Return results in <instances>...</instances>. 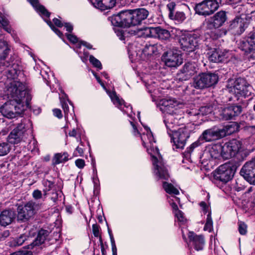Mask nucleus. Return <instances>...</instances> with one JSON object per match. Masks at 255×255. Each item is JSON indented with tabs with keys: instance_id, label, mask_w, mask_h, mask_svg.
Segmentation results:
<instances>
[{
	"instance_id": "f257e3e1",
	"label": "nucleus",
	"mask_w": 255,
	"mask_h": 255,
	"mask_svg": "<svg viewBox=\"0 0 255 255\" xmlns=\"http://www.w3.org/2000/svg\"><path fill=\"white\" fill-rule=\"evenodd\" d=\"M7 95L11 98L0 108L2 115L8 119L22 115L24 111V103L27 108L32 99L24 84L19 81H13L7 88Z\"/></svg>"
},
{
	"instance_id": "f03ea898",
	"label": "nucleus",
	"mask_w": 255,
	"mask_h": 255,
	"mask_svg": "<svg viewBox=\"0 0 255 255\" xmlns=\"http://www.w3.org/2000/svg\"><path fill=\"white\" fill-rule=\"evenodd\" d=\"M149 11L144 8L123 10L109 17L113 25L120 27H129L141 24L147 18Z\"/></svg>"
},
{
	"instance_id": "7ed1b4c3",
	"label": "nucleus",
	"mask_w": 255,
	"mask_h": 255,
	"mask_svg": "<svg viewBox=\"0 0 255 255\" xmlns=\"http://www.w3.org/2000/svg\"><path fill=\"white\" fill-rule=\"evenodd\" d=\"M181 48L187 53L189 57L197 59L199 54L195 51L198 49L200 35L195 32L187 33L181 35L178 39Z\"/></svg>"
},
{
	"instance_id": "20e7f679",
	"label": "nucleus",
	"mask_w": 255,
	"mask_h": 255,
	"mask_svg": "<svg viewBox=\"0 0 255 255\" xmlns=\"http://www.w3.org/2000/svg\"><path fill=\"white\" fill-rule=\"evenodd\" d=\"M240 162L239 160L234 158L220 165L213 173L214 179L223 183H227L234 177L237 168L241 165Z\"/></svg>"
},
{
	"instance_id": "39448f33",
	"label": "nucleus",
	"mask_w": 255,
	"mask_h": 255,
	"mask_svg": "<svg viewBox=\"0 0 255 255\" xmlns=\"http://www.w3.org/2000/svg\"><path fill=\"white\" fill-rule=\"evenodd\" d=\"M41 204L33 201H29L23 205H19L17 208V220L23 223L29 221L40 209Z\"/></svg>"
},
{
	"instance_id": "423d86ee",
	"label": "nucleus",
	"mask_w": 255,
	"mask_h": 255,
	"mask_svg": "<svg viewBox=\"0 0 255 255\" xmlns=\"http://www.w3.org/2000/svg\"><path fill=\"white\" fill-rule=\"evenodd\" d=\"M191 130L188 126H184L178 128L173 132H169V136L171 138V142L173 143V150L183 149L187 140L190 135Z\"/></svg>"
},
{
	"instance_id": "0eeeda50",
	"label": "nucleus",
	"mask_w": 255,
	"mask_h": 255,
	"mask_svg": "<svg viewBox=\"0 0 255 255\" xmlns=\"http://www.w3.org/2000/svg\"><path fill=\"white\" fill-rule=\"evenodd\" d=\"M218 80L219 76L215 73H201L194 78L193 86L196 89H204L214 86Z\"/></svg>"
},
{
	"instance_id": "6e6552de",
	"label": "nucleus",
	"mask_w": 255,
	"mask_h": 255,
	"mask_svg": "<svg viewBox=\"0 0 255 255\" xmlns=\"http://www.w3.org/2000/svg\"><path fill=\"white\" fill-rule=\"evenodd\" d=\"M143 30L146 37L157 38L164 42H170L173 39L169 31L161 26L146 27Z\"/></svg>"
},
{
	"instance_id": "1a4fd4ad",
	"label": "nucleus",
	"mask_w": 255,
	"mask_h": 255,
	"mask_svg": "<svg viewBox=\"0 0 255 255\" xmlns=\"http://www.w3.org/2000/svg\"><path fill=\"white\" fill-rule=\"evenodd\" d=\"M221 0H204L196 3L194 10L196 13L203 16L213 14L219 7Z\"/></svg>"
},
{
	"instance_id": "9d476101",
	"label": "nucleus",
	"mask_w": 255,
	"mask_h": 255,
	"mask_svg": "<svg viewBox=\"0 0 255 255\" xmlns=\"http://www.w3.org/2000/svg\"><path fill=\"white\" fill-rule=\"evenodd\" d=\"M162 60L166 66L169 67H177L183 63V58L180 51L177 49H172L164 52Z\"/></svg>"
},
{
	"instance_id": "9b49d317",
	"label": "nucleus",
	"mask_w": 255,
	"mask_h": 255,
	"mask_svg": "<svg viewBox=\"0 0 255 255\" xmlns=\"http://www.w3.org/2000/svg\"><path fill=\"white\" fill-rule=\"evenodd\" d=\"M233 88L235 94L238 97L245 98L251 95L252 87L248 83L245 78L239 77L234 81Z\"/></svg>"
},
{
	"instance_id": "f8f14e48",
	"label": "nucleus",
	"mask_w": 255,
	"mask_h": 255,
	"mask_svg": "<svg viewBox=\"0 0 255 255\" xmlns=\"http://www.w3.org/2000/svg\"><path fill=\"white\" fill-rule=\"evenodd\" d=\"M225 137V133L220 128L214 126L203 131L199 136V139L204 143L221 139Z\"/></svg>"
},
{
	"instance_id": "ddd939ff",
	"label": "nucleus",
	"mask_w": 255,
	"mask_h": 255,
	"mask_svg": "<svg viewBox=\"0 0 255 255\" xmlns=\"http://www.w3.org/2000/svg\"><path fill=\"white\" fill-rule=\"evenodd\" d=\"M242 146V141L236 138L226 142L223 145V158L229 159L237 154Z\"/></svg>"
},
{
	"instance_id": "4468645a",
	"label": "nucleus",
	"mask_w": 255,
	"mask_h": 255,
	"mask_svg": "<svg viewBox=\"0 0 255 255\" xmlns=\"http://www.w3.org/2000/svg\"><path fill=\"white\" fill-rule=\"evenodd\" d=\"M208 60L214 63L226 62L231 56V51L220 48H213L207 52Z\"/></svg>"
},
{
	"instance_id": "2eb2a0df",
	"label": "nucleus",
	"mask_w": 255,
	"mask_h": 255,
	"mask_svg": "<svg viewBox=\"0 0 255 255\" xmlns=\"http://www.w3.org/2000/svg\"><path fill=\"white\" fill-rule=\"evenodd\" d=\"M236 16L229 25V29L235 35H241L249 25L247 21L249 16Z\"/></svg>"
},
{
	"instance_id": "dca6fc26",
	"label": "nucleus",
	"mask_w": 255,
	"mask_h": 255,
	"mask_svg": "<svg viewBox=\"0 0 255 255\" xmlns=\"http://www.w3.org/2000/svg\"><path fill=\"white\" fill-rule=\"evenodd\" d=\"M198 70L196 63L186 62L177 73V76L181 81H186L197 72Z\"/></svg>"
},
{
	"instance_id": "f3484780",
	"label": "nucleus",
	"mask_w": 255,
	"mask_h": 255,
	"mask_svg": "<svg viewBox=\"0 0 255 255\" xmlns=\"http://www.w3.org/2000/svg\"><path fill=\"white\" fill-rule=\"evenodd\" d=\"M255 158L243 166L240 171V174L244 179L251 184H255Z\"/></svg>"
},
{
	"instance_id": "a211bd4d",
	"label": "nucleus",
	"mask_w": 255,
	"mask_h": 255,
	"mask_svg": "<svg viewBox=\"0 0 255 255\" xmlns=\"http://www.w3.org/2000/svg\"><path fill=\"white\" fill-rule=\"evenodd\" d=\"M151 160L154 166V173L159 179L168 180L169 174L168 170L164 166L162 161L158 160L154 155H151Z\"/></svg>"
},
{
	"instance_id": "6ab92c4d",
	"label": "nucleus",
	"mask_w": 255,
	"mask_h": 255,
	"mask_svg": "<svg viewBox=\"0 0 255 255\" xmlns=\"http://www.w3.org/2000/svg\"><path fill=\"white\" fill-rule=\"evenodd\" d=\"M255 32L252 31L245 37L240 43V48L246 55L252 52L254 53L255 50Z\"/></svg>"
},
{
	"instance_id": "aec40b11",
	"label": "nucleus",
	"mask_w": 255,
	"mask_h": 255,
	"mask_svg": "<svg viewBox=\"0 0 255 255\" xmlns=\"http://www.w3.org/2000/svg\"><path fill=\"white\" fill-rule=\"evenodd\" d=\"M242 110L241 106L232 105L224 108L222 111L221 116L224 120H230L239 116Z\"/></svg>"
},
{
	"instance_id": "412c9836",
	"label": "nucleus",
	"mask_w": 255,
	"mask_h": 255,
	"mask_svg": "<svg viewBox=\"0 0 255 255\" xmlns=\"http://www.w3.org/2000/svg\"><path fill=\"white\" fill-rule=\"evenodd\" d=\"M37 229L36 228H30L24 233L15 238L12 241V245L14 247H18L21 246L25 242L28 243V242L31 241L35 237Z\"/></svg>"
},
{
	"instance_id": "4be33fe9",
	"label": "nucleus",
	"mask_w": 255,
	"mask_h": 255,
	"mask_svg": "<svg viewBox=\"0 0 255 255\" xmlns=\"http://www.w3.org/2000/svg\"><path fill=\"white\" fill-rule=\"evenodd\" d=\"M227 20L226 13L225 11H220L216 13L210 21L207 22V28L212 29L213 27L219 28L222 26Z\"/></svg>"
},
{
	"instance_id": "5701e85b",
	"label": "nucleus",
	"mask_w": 255,
	"mask_h": 255,
	"mask_svg": "<svg viewBox=\"0 0 255 255\" xmlns=\"http://www.w3.org/2000/svg\"><path fill=\"white\" fill-rule=\"evenodd\" d=\"M163 122L168 135L169 132H173L177 130L176 128L179 125V119L173 113L167 112L164 116Z\"/></svg>"
},
{
	"instance_id": "b1692460",
	"label": "nucleus",
	"mask_w": 255,
	"mask_h": 255,
	"mask_svg": "<svg viewBox=\"0 0 255 255\" xmlns=\"http://www.w3.org/2000/svg\"><path fill=\"white\" fill-rule=\"evenodd\" d=\"M49 232L47 230L41 229L38 231L37 230V237L34 240H31L32 242L30 244L27 245L26 248L28 249H33L34 247H38L43 244L48 237Z\"/></svg>"
},
{
	"instance_id": "393cba45",
	"label": "nucleus",
	"mask_w": 255,
	"mask_h": 255,
	"mask_svg": "<svg viewBox=\"0 0 255 255\" xmlns=\"http://www.w3.org/2000/svg\"><path fill=\"white\" fill-rule=\"evenodd\" d=\"M16 213L11 209H6L0 214V225L6 227L11 224L15 219Z\"/></svg>"
},
{
	"instance_id": "a878e982",
	"label": "nucleus",
	"mask_w": 255,
	"mask_h": 255,
	"mask_svg": "<svg viewBox=\"0 0 255 255\" xmlns=\"http://www.w3.org/2000/svg\"><path fill=\"white\" fill-rule=\"evenodd\" d=\"M188 238L190 242L194 245L196 250L198 251L203 249L205 245L204 236L197 235L193 232H190L188 234Z\"/></svg>"
},
{
	"instance_id": "bb28decb",
	"label": "nucleus",
	"mask_w": 255,
	"mask_h": 255,
	"mask_svg": "<svg viewBox=\"0 0 255 255\" xmlns=\"http://www.w3.org/2000/svg\"><path fill=\"white\" fill-rule=\"evenodd\" d=\"M205 154L210 155L212 159H218L220 157L223 158V146L221 144H215L209 147L205 151Z\"/></svg>"
},
{
	"instance_id": "cd10ccee",
	"label": "nucleus",
	"mask_w": 255,
	"mask_h": 255,
	"mask_svg": "<svg viewBox=\"0 0 255 255\" xmlns=\"http://www.w3.org/2000/svg\"><path fill=\"white\" fill-rule=\"evenodd\" d=\"M10 52V46L8 42L0 38V61H4Z\"/></svg>"
},
{
	"instance_id": "c85d7f7f",
	"label": "nucleus",
	"mask_w": 255,
	"mask_h": 255,
	"mask_svg": "<svg viewBox=\"0 0 255 255\" xmlns=\"http://www.w3.org/2000/svg\"><path fill=\"white\" fill-rule=\"evenodd\" d=\"M159 46L158 44H151L150 42H147L142 48V53L147 56L156 55L158 53V48Z\"/></svg>"
},
{
	"instance_id": "c756f323",
	"label": "nucleus",
	"mask_w": 255,
	"mask_h": 255,
	"mask_svg": "<svg viewBox=\"0 0 255 255\" xmlns=\"http://www.w3.org/2000/svg\"><path fill=\"white\" fill-rule=\"evenodd\" d=\"M12 57H10V61H3V62L0 61V66H5L8 68L7 72L10 75V76L14 77L15 75H17V72L18 70V65L17 63L13 62V61L11 60Z\"/></svg>"
},
{
	"instance_id": "7c9ffc66",
	"label": "nucleus",
	"mask_w": 255,
	"mask_h": 255,
	"mask_svg": "<svg viewBox=\"0 0 255 255\" xmlns=\"http://www.w3.org/2000/svg\"><path fill=\"white\" fill-rule=\"evenodd\" d=\"M117 0H99L97 1L95 6L101 10L113 8L116 3Z\"/></svg>"
},
{
	"instance_id": "2f4dec72",
	"label": "nucleus",
	"mask_w": 255,
	"mask_h": 255,
	"mask_svg": "<svg viewBox=\"0 0 255 255\" xmlns=\"http://www.w3.org/2000/svg\"><path fill=\"white\" fill-rule=\"evenodd\" d=\"M23 135L21 132L13 129L7 137V141L11 144H17L21 141Z\"/></svg>"
},
{
	"instance_id": "473e14b6",
	"label": "nucleus",
	"mask_w": 255,
	"mask_h": 255,
	"mask_svg": "<svg viewBox=\"0 0 255 255\" xmlns=\"http://www.w3.org/2000/svg\"><path fill=\"white\" fill-rule=\"evenodd\" d=\"M68 156L69 155L66 152L55 154L52 160V165L55 166L67 161L69 160Z\"/></svg>"
},
{
	"instance_id": "72a5a7b5",
	"label": "nucleus",
	"mask_w": 255,
	"mask_h": 255,
	"mask_svg": "<svg viewBox=\"0 0 255 255\" xmlns=\"http://www.w3.org/2000/svg\"><path fill=\"white\" fill-rule=\"evenodd\" d=\"M239 128L238 125L235 123H229L220 128L224 131L225 136L236 132Z\"/></svg>"
},
{
	"instance_id": "f704fd0d",
	"label": "nucleus",
	"mask_w": 255,
	"mask_h": 255,
	"mask_svg": "<svg viewBox=\"0 0 255 255\" xmlns=\"http://www.w3.org/2000/svg\"><path fill=\"white\" fill-rule=\"evenodd\" d=\"M110 97L115 105H117L119 108H121L122 105H124L128 109L132 110V107L130 105H127V103L123 100H121L117 96L116 92H113L110 95Z\"/></svg>"
},
{
	"instance_id": "c9c22d12",
	"label": "nucleus",
	"mask_w": 255,
	"mask_h": 255,
	"mask_svg": "<svg viewBox=\"0 0 255 255\" xmlns=\"http://www.w3.org/2000/svg\"><path fill=\"white\" fill-rule=\"evenodd\" d=\"M163 188L166 193L169 194L178 195L179 192L171 183L166 181L163 182Z\"/></svg>"
},
{
	"instance_id": "e433bc0d",
	"label": "nucleus",
	"mask_w": 255,
	"mask_h": 255,
	"mask_svg": "<svg viewBox=\"0 0 255 255\" xmlns=\"http://www.w3.org/2000/svg\"><path fill=\"white\" fill-rule=\"evenodd\" d=\"M169 18L181 23L186 19V16L184 12L177 11L173 14L171 13Z\"/></svg>"
},
{
	"instance_id": "4c0bfd02",
	"label": "nucleus",
	"mask_w": 255,
	"mask_h": 255,
	"mask_svg": "<svg viewBox=\"0 0 255 255\" xmlns=\"http://www.w3.org/2000/svg\"><path fill=\"white\" fill-rule=\"evenodd\" d=\"M203 142L200 140L199 138L195 142H193L190 146L187 148L186 150L183 153L184 156L187 158L190 155L191 153L193 151L194 149L200 145Z\"/></svg>"
},
{
	"instance_id": "58836bf2",
	"label": "nucleus",
	"mask_w": 255,
	"mask_h": 255,
	"mask_svg": "<svg viewBox=\"0 0 255 255\" xmlns=\"http://www.w3.org/2000/svg\"><path fill=\"white\" fill-rule=\"evenodd\" d=\"M42 184L44 187L43 190L44 196H46L47 192L52 190L55 186L54 182L50 181L48 179H44L43 180Z\"/></svg>"
},
{
	"instance_id": "ea45409f",
	"label": "nucleus",
	"mask_w": 255,
	"mask_h": 255,
	"mask_svg": "<svg viewBox=\"0 0 255 255\" xmlns=\"http://www.w3.org/2000/svg\"><path fill=\"white\" fill-rule=\"evenodd\" d=\"M210 29V31L207 33L212 39H217L219 37H221L222 32L218 29V28L213 27L212 29Z\"/></svg>"
},
{
	"instance_id": "a19ab883",
	"label": "nucleus",
	"mask_w": 255,
	"mask_h": 255,
	"mask_svg": "<svg viewBox=\"0 0 255 255\" xmlns=\"http://www.w3.org/2000/svg\"><path fill=\"white\" fill-rule=\"evenodd\" d=\"M0 24L4 30L9 33H10L12 29L9 26L8 20L2 15H0Z\"/></svg>"
},
{
	"instance_id": "79ce46f5",
	"label": "nucleus",
	"mask_w": 255,
	"mask_h": 255,
	"mask_svg": "<svg viewBox=\"0 0 255 255\" xmlns=\"http://www.w3.org/2000/svg\"><path fill=\"white\" fill-rule=\"evenodd\" d=\"M162 106L164 107V110L167 111L170 110V108H173L175 106H177V103L174 100H165L162 101Z\"/></svg>"
},
{
	"instance_id": "37998d69",
	"label": "nucleus",
	"mask_w": 255,
	"mask_h": 255,
	"mask_svg": "<svg viewBox=\"0 0 255 255\" xmlns=\"http://www.w3.org/2000/svg\"><path fill=\"white\" fill-rule=\"evenodd\" d=\"M213 227V222L211 218V212H209L207 214L206 222L204 227V230L211 232Z\"/></svg>"
},
{
	"instance_id": "c03bdc74",
	"label": "nucleus",
	"mask_w": 255,
	"mask_h": 255,
	"mask_svg": "<svg viewBox=\"0 0 255 255\" xmlns=\"http://www.w3.org/2000/svg\"><path fill=\"white\" fill-rule=\"evenodd\" d=\"M10 148L7 143H0V156H4L8 154Z\"/></svg>"
},
{
	"instance_id": "a18cd8bd",
	"label": "nucleus",
	"mask_w": 255,
	"mask_h": 255,
	"mask_svg": "<svg viewBox=\"0 0 255 255\" xmlns=\"http://www.w3.org/2000/svg\"><path fill=\"white\" fill-rule=\"evenodd\" d=\"M90 62L95 67H96L98 70H101L102 69V65L101 62L96 58L94 56L90 55L89 57Z\"/></svg>"
},
{
	"instance_id": "49530a36",
	"label": "nucleus",
	"mask_w": 255,
	"mask_h": 255,
	"mask_svg": "<svg viewBox=\"0 0 255 255\" xmlns=\"http://www.w3.org/2000/svg\"><path fill=\"white\" fill-rule=\"evenodd\" d=\"M26 122H29V121L26 120L25 119H23L21 121V123L18 124L17 127L14 128L13 129L16 130L17 131L21 132V134L23 135V133L25 131V123Z\"/></svg>"
},
{
	"instance_id": "de8ad7c7",
	"label": "nucleus",
	"mask_w": 255,
	"mask_h": 255,
	"mask_svg": "<svg viewBox=\"0 0 255 255\" xmlns=\"http://www.w3.org/2000/svg\"><path fill=\"white\" fill-rule=\"evenodd\" d=\"M213 107L209 106H202L200 108L199 113L203 115H207L213 112Z\"/></svg>"
},
{
	"instance_id": "09e8293b",
	"label": "nucleus",
	"mask_w": 255,
	"mask_h": 255,
	"mask_svg": "<svg viewBox=\"0 0 255 255\" xmlns=\"http://www.w3.org/2000/svg\"><path fill=\"white\" fill-rule=\"evenodd\" d=\"M47 24L49 26L51 29L60 37L62 38L63 36V33L57 28L55 27L50 20H45Z\"/></svg>"
},
{
	"instance_id": "8fccbe9b",
	"label": "nucleus",
	"mask_w": 255,
	"mask_h": 255,
	"mask_svg": "<svg viewBox=\"0 0 255 255\" xmlns=\"http://www.w3.org/2000/svg\"><path fill=\"white\" fill-rule=\"evenodd\" d=\"M37 11H38L41 15L44 16L46 17H49L50 15V12H49L46 8L42 5H39L36 9Z\"/></svg>"
},
{
	"instance_id": "3c124183",
	"label": "nucleus",
	"mask_w": 255,
	"mask_h": 255,
	"mask_svg": "<svg viewBox=\"0 0 255 255\" xmlns=\"http://www.w3.org/2000/svg\"><path fill=\"white\" fill-rule=\"evenodd\" d=\"M238 230L240 234L245 235L247 233V225L242 222L238 223Z\"/></svg>"
},
{
	"instance_id": "603ef678",
	"label": "nucleus",
	"mask_w": 255,
	"mask_h": 255,
	"mask_svg": "<svg viewBox=\"0 0 255 255\" xmlns=\"http://www.w3.org/2000/svg\"><path fill=\"white\" fill-rule=\"evenodd\" d=\"M166 6L169 11L168 16L169 17L171 13L173 14L175 12L174 10L176 6V3L174 1H170L167 4Z\"/></svg>"
},
{
	"instance_id": "864d4df0",
	"label": "nucleus",
	"mask_w": 255,
	"mask_h": 255,
	"mask_svg": "<svg viewBox=\"0 0 255 255\" xmlns=\"http://www.w3.org/2000/svg\"><path fill=\"white\" fill-rule=\"evenodd\" d=\"M62 195L63 193L61 191H60L59 193L55 191L52 193V196L51 197V199L53 202L56 203L59 200V198L62 197Z\"/></svg>"
},
{
	"instance_id": "5fc2aeb1",
	"label": "nucleus",
	"mask_w": 255,
	"mask_h": 255,
	"mask_svg": "<svg viewBox=\"0 0 255 255\" xmlns=\"http://www.w3.org/2000/svg\"><path fill=\"white\" fill-rule=\"evenodd\" d=\"M65 35L67 38L71 43L75 44L78 42V38L75 35L70 33H66Z\"/></svg>"
},
{
	"instance_id": "6e6d98bb",
	"label": "nucleus",
	"mask_w": 255,
	"mask_h": 255,
	"mask_svg": "<svg viewBox=\"0 0 255 255\" xmlns=\"http://www.w3.org/2000/svg\"><path fill=\"white\" fill-rule=\"evenodd\" d=\"M10 255H33V253L30 251L22 250L15 252L11 254Z\"/></svg>"
},
{
	"instance_id": "4d7b16f0",
	"label": "nucleus",
	"mask_w": 255,
	"mask_h": 255,
	"mask_svg": "<svg viewBox=\"0 0 255 255\" xmlns=\"http://www.w3.org/2000/svg\"><path fill=\"white\" fill-rule=\"evenodd\" d=\"M32 195L34 199L38 200L42 198V194L40 190L36 189L33 191Z\"/></svg>"
},
{
	"instance_id": "13d9d810",
	"label": "nucleus",
	"mask_w": 255,
	"mask_h": 255,
	"mask_svg": "<svg viewBox=\"0 0 255 255\" xmlns=\"http://www.w3.org/2000/svg\"><path fill=\"white\" fill-rule=\"evenodd\" d=\"M100 226L97 224H94L92 226V231L94 236L95 237H98L100 236L99 232Z\"/></svg>"
},
{
	"instance_id": "bf43d9fd",
	"label": "nucleus",
	"mask_w": 255,
	"mask_h": 255,
	"mask_svg": "<svg viewBox=\"0 0 255 255\" xmlns=\"http://www.w3.org/2000/svg\"><path fill=\"white\" fill-rule=\"evenodd\" d=\"M75 164L79 168L82 169L85 165V160L83 159H78L75 161Z\"/></svg>"
},
{
	"instance_id": "052dcab7",
	"label": "nucleus",
	"mask_w": 255,
	"mask_h": 255,
	"mask_svg": "<svg viewBox=\"0 0 255 255\" xmlns=\"http://www.w3.org/2000/svg\"><path fill=\"white\" fill-rule=\"evenodd\" d=\"M200 207L202 208V210L204 214L208 213L209 211V207L207 205L206 203L204 201H202L199 204Z\"/></svg>"
},
{
	"instance_id": "680f3d73",
	"label": "nucleus",
	"mask_w": 255,
	"mask_h": 255,
	"mask_svg": "<svg viewBox=\"0 0 255 255\" xmlns=\"http://www.w3.org/2000/svg\"><path fill=\"white\" fill-rule=\"evenodd\" d=\"M62 106L64 112L65 118H67L68 114L70 113L69 106L68 104L65 102L62 103Z\"/></svg>"
},
{
	"instance_id": "e2e57ef3",
	"label": "nucleus",
	"mask_w": 255,
	"mask_h": 255,
	"mask_svg": "<svg viewBox=\"0 0 255 255\" xmlns=\"http://www.w3.org/2000/svg\"><path fill=\"white\" fill-rule=\"evenodd\" d=\"M175 216L177 218L178 221L181 222H184L185 220L183 212L180 210H178L175 213Z\"/></svg>"
},
{
	"instance_id": "0e129e2a",
	"label": "nucleus",
	"mask_w": 255,
	"mask_h": 255,
	"mask_svg": "<svg viewBox=\"0 0 255 255\" xmlns=\"http://www.w3.org/2000/svg\"><path fill=\"white\" fill-rule=\"evenodd\" d=\"M10 232L8 230H5L0 233V241H3L9 237Z\"/></svg>"
},
{
	"instance_id": "69168bd1",
	"label": "nucleus",
	"mask_w": 255,
	"mask_h": 255,
	"mask_svg": "<svg viewBox=\"0 0 255 255\" xmlns=\"http://www.w3.org/2000/svg\"><path fill=\"white\" fill-rule=\"evenodd\" d=\"M63 26L66 29V31H67L69 33H71L73 30V25L72 23L70 22H65L63 24Z\"/></svg>"
},
{
	"instance_id": "338daca9",
	"label": "nucleus",
	"mask_w": 255,
	"mask_h": 255,
	"mask_svg": "<svg viewBox=\"0 0 255 255\" xmlns=\"http://www.w3.org/2000/svg\"><path fill=\"white\" fill-rule=\"evenodd\" d=\"M145 136L147 137L149 142L151 145L152 144L153 142H155V140H154V138L151 131H150V132L147 133Z\"/></svg>"
},
{
	"instance_id": "774afa93",
	"label": "nucleus",
	"mask_w": 255,
	"mask_h": 255,
	"mask_svg": "<svg viewBox=\"0 0 255 255\" xmlns=\"http://www.w3.org/2000/svg\"><path fill=\"white\" fill-rule=\"evenodd\" d=\"M53 113L54 115L57 117L58 119H61L62 118V114L61 111L59 109H54L53 110Z\"/></svg>"
}]
</instances>
